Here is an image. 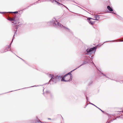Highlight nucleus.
<instances>
[{"instance_id": "obj_1", "label": "nucleus", "mask_w": 123, "mask_h": 123, "mask_svg": "<svg viewBox=\"0 0 123 123\" xmlns=\"http://www.w3.org/2000/svg\"><path fill=\"white\" fill-rule=\"evenodd\" d=\"M72 79V75L71 74L69 73L63 77L61 79L62 81H67L71 80Z\"/></svg>"}, {"instance_id": "obj_2", "label": "nucleus", "mask_w": 123, "mask_h": 123, "mask_svg": "<svg viewBox=\"0 0 123 123\" xmlns=\"http://www.w3.org/2000/svg\"><path fill=\"white\" fill-rule=\"evenodd\" d=\"M50 77H52V78L49 80V82L52 80L55 82H56L62 79V77L60 76H57L56 77L54 76L52 77V75H50Z\"/></svg>"}, {"instance_id": "obj_3", "label": "nucleus", "mask_w": 123, "mask_h": 123, "mask_svg": "<svg viewBox=\"0 0 123 123\" xmlns=\"http://www.w3.org/2000/svg\"><path fill=\"white\" fill-rule=\"evenodd\" d=\"M96 47H94L93 48H91L90 49H88L87 50V51L88 52H91L92 53L93 52H95L96 50Z\"/></svg>"}, {"instance_id": "obj_4", "label": "nucleus", "mask_w": 123, "mask_h": 123, "mask_svg": "<svg viewBox=\"0 0 123 123\" xmlns=\"http://www.w3.org/2000/svg\"><path fill=\"white\" fill-rule=\"evenodd\" d=\"M94 20V19L90 18H89V20L88 21V22L90 24H91V25H93L94 23V22L93 21Z\"/></svg>"}, {"instance_id": "obj_5", "label": "nucleus", "mask_w": 123, "mask_h": 123, "mask_svg": "<svg viewBox=\"0 0 123 123\" xmlns=\"http://www.w3.org/2000/svg\"><path fill=\"white\" fill-rule=\"evenodd\" d=\"M94 18V20H98L99 19V17L98 15H96L95 16Z\"/></svg>"}, {"instance_id": "obj_6", "label": "nucleus", "mask_w": 123, "mask_h": 123, "mask_svg": "<svg viewBox=\"0 0 123 123\" xmlns=\"http://www.w3.org/2000/svg\"><path fill=\"white\" fill-rule=\"evenodd\" d=\"M107 8L111 12L113 11L112 9L110 7V6H107Z\"/></svg>"}, {"instance_id": "obj_7", "label": "nucleus", "mask_w": 123, "mask_h": 123, "mask_svg": "<svg viewBox=\"0 0 123 123\" xmlns=\"http://www.w3.org/2000/svg\"><path fill=\"white\" fill-rule=\"evenodd\" d=\"M55 24L57 25H58L59 26H61V24H60L58 22H57V21H56V23L55 22Z\"/></svg>"}, {"instance_id": "obj_8", "label": "nucleus", "mask_w": 123, "mask_h": 123, "mask_svg": "<svg viewBox=\"0 0 123 123\" xmlns=\"http://www.w3.org/2000/svg\"><path fill=\"white\" fill-rule=\"evenodd\" d=\"M55 2H56V4L58 5H59V6H60L61 5H63L62 4L59 3L58 2H57V1H55Z\"/></svg>"}, {"instance_id": "obj_9", "label": "nucleus", "mask_w": 123, "mask_h": 123, "mask_svg": "<svg viewBox=\"0 0 123 123\" xmlns=\"http://www.w3.org/2000/svg\"><path fill=\"white\" fill-rule=\"evenodd\" d=\"M9 20L10 21H13L14 20V19L13 18H9Z\"/></svg>"}, {"instance_id": "obj_10", "label": "nucleus", "mask_w": 123, "mask_h": 123, "mask_svg": "<svg viewBox=\"0 0 123 123\" xmlns=\"http://www.w3.org/2000/svg\"><path fill=\"white\" fill-rule=\"evenodd\" d=\"M13 12V13H18V12L16 11V12Z\"/></svg>"}, {"instance_id": "obj_11", "label": "nucleus", "mask_w": 123, "mask_h": 123, "mask_svg": "<svg viewBox=\"0 0 123 123\" xmlns=\"http://www.w3.org/2000/svg\"><path fill=\"white\" fill-rule=\"evenodd\" d=\"M81 66V65H80L79 67H78V68H79V67H80ZM77 68H76L74 70H73V71H74V70H75V69H77Z\"/></svg>"}, {"instance_id": "obj_12", "label": "nucleus", "mask_w": 123, "mask_h": 123, "mask_svg": "<svg viewBox=\"0 0 123 123\" xmlns=\"http://www.w3.org/2000/svg\"><path fill=\"white\" fill-rule=\"evenodd\" d=\"M92 104V105H94V106H96V107H97L96 106H95L94 105V104Z\"/></svg>"}, {"instance_id": "obj_13", "label": "nucleus", "mask_w": 123, "mask_h": 123, "mask_svg": "<svg viewBox=\"0 0 123 123\" xmlns=\"http://www.w3.org/2000/svg\"><path fill=\"white\" fill-rule=\"evenodd\" d=\"M64 7H65L66 8H68L66 6H64V5H63Z\"/></svg>"}, {"instance_id": "obj_14", "label": "nucleus", "mask_w": 123, "mask_h": 123, "mask_svg": "<svg viewBox=\"0 0 123 123\" xmlns=\"http://www.w3.org/2000/svg\"><path fill=\"white\" fill-rule=\"evenodd\" d=\"M100 110H101L102 111V112H103V111H102L101 110V109H100Z\"/></svg>"}, {"instance_id": "obj_15", "label": "nucleus", "mask_w": 123, "mask_h": 123, "mask_svg": "<svg viewBox=\"0 0 123 123\" xmlns=\"http://www.w3.org/2000/svg\"><path fill=\"white\" fill-rule=\"evenodd\" d=\"M10 47H9V49H10Z\"/></svg>"}, {"instance_id": "obj_16", "label": "nucleus", "mask_w": 123, "mask_h": 123, "mask_svg": "<svg viewBox=\"0 0 123 123\" xmlns=\"http://www.w3.org/2000/svg\"><path fill=\"white\" fill-rule=\"evenodd\" d=\"M14 35L13 36V37H14Z\"/></svg>"}, {"instance_id": "obj_17", "label": "nucleus", "mask_w": 123, "mask_h": 123, "mask_svg": "<svg viewBox=\"0 0 123 123\" xmlns=\"http://www.w3.org/2000/svg\"><path fill=\"white\" fill-rule=\"evenodd\" d=\"M48 119H50V118H48Z\"/></svg>"}]
</instances>
